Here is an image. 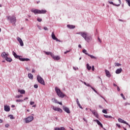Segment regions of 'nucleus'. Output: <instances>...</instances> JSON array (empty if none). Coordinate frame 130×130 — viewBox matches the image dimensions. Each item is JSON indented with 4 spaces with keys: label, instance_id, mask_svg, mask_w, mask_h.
Here are the masks:
<instances>
[{
    "label": "nucleus",
    "instance_id": "f257e3e1",
    "mask_svg": "<svg viewBox=\"0 0 130 130\" xmlns=\"http://www.w3.org/2000/svg\"><path fill=\"white\" fill-rule=\"evenodd\" d=\"M76 34L78 35H81V37L84 38V39L87 42H90V40L92 39V38L91 36L88 37V34L86 32H77Z\"/></svg>",
    "mask_w": 130,
    "mask_h": 130
},
{
    "label": "nucleus",
    "instance_id": "f03ea898",
    "mask_svg": "<svg viewBox=\"0 0 130 130\" xmlns=\"http://www.w3.org/2000/svg\"><path fill=\"white\" fill-rule=\"evenodd\" d=\"M12 54L14 56L15 58L19 59L20 61H29L30 59L28 58H22V56L17 55V53L15 51L12 52Z\"/></svg>",
    "mask_w": 130,
    "mask_h": 130
},
{
    "label": "nucleus",
    "instance_id": "7ed1b4c3",
    "mask_svg": "<svg viewBox=\"0 0 130 130\" xmlns=\"http://www.w3.org/2000/svg\"><path fill=\"white\" fill-rule=\"evenodd\" d=\"M7 20L13 24V26H16V22H17V19L16 18L15 16H6Z\"/></svg>",
    "mask_w": 130,
    "mask_h": 130
},
{
    "label": "nucleus",
    "instance_id": "20e7f679",
    "mask_svg": "<svg viewBox=\"0 0 130 130\" xmlns=\"http://www.w3.org/2000/svg\"><path fill=\"white\" fill-rule=\"evenodd\" d=\"M55 91L57 93V96H58V97H60V98H64L66 96V94L62 93V92H61V90H60V89L58 88V87H55Z\"/></svg>",
    "mask_w": 130,
    "mask_h": 130
},
{
    "label": "nucleus",
    "instance_id": "39448f33",
    "mask_svg": "<svg viewBox=\"0 0 130 130\" xmlns=\"http://www.w3.org/2000/svg\"><path fill=\"white\" fill-rule=\"evenodd\" d=\"M37 81L40 84H41V85H43L45 86V82H44V80H43V78L40 76V75H38L37 77Z\"/></svg>",
    "mask_w": 130,
    "mask_h": 130
},
{
    "label": "nucleus",
    "instance_id": "423d86ee",
    "mask_svg": "<svg viewBox=\"0 0 130 130\" xmlns=\"http://www.w3.org/2000/svg\"><path fill=\"white\" fill-rule=\"evenodd\" d=\"M34 119V117H33V116H30L28 117L27 118H26L25 120L26 123H29V122H31V121H32V120H33Z\"/></svg>",
    "mask_w": 130,
    "mask_h": 130
},
{
    "label": "nucleus",
    "instance_id": "0eeeda50",
    "mask_svg": "<svg viewBox=\"0 0 130 130\" xmlns=\"http://www.w3.org/2000/svg\"><path fill=\"white\" fill-rule=\"evenodd\" d=\"M118 121H119V122H120L121 123H124L125 124H126L128 126L129 128H130V125L128 124V123H127L126 121H124L122 119L119 118H118Z\"/></svg>",
    "mask_w": 130,
    "mask_h": 130
},
{
    "label": "nucleus",
    "instance_id": "6e6552de",
    "mask_svg": "<svg viewBox=\"0 0 130 130\" xmlns=\"http://www.w3.org/2000/svg\"><path fill=\"white\" fill-rule=\"evenodd\" d=\"M63 110L66 112V113H68V114H70L71 113V111H70V108L64 106H62Z\"/></svg>",
    "mask_w": 130,
    "mask_h": 130
},
{
    "label": "nucleus",
    "instance_id": "1a4fd4ad",
    "mask_svg": "<svg viewBox=\"0 0 130 130\" xmlns=\"http://www.w3.org/2000/svg\"><path fill=\"white\" fill-rule=\"evenodd\" d=\"M51 57L53 58V59H54V60H59L60 59V57L58 56H55L54 54H51Z\"/></svg>",
    "mask_w": 130,
    "mask_h": 130
},
{
    "label": "nucleus",
    "instance_id": "9d476101",
    "mask_svg": "<svg viewBox=\"0 0 130 130\" xmlns=\"http://www.w3.org/2000/svg\"><path fill=\"white\" fill-rule=\"evenodd\" d=\"M17 40L18 41V42H19L20 46H24V43H23V40H22V39H21L19 37H18Z\"/></svg>",
    "mask_w": 130,
    "mask_h": 130
},
{
    "label": "nucleus",
    "instance_id": "9b49d317",
    "mask_svg": "<svg viewBox=\"0 0 130 130\" xmlns=\"http://www.w3.org/2000/svg\"><path fill=\"white\" fill-rule=\"evenodd\" d=\"M1 56L3 57V58H5L6 59V58L9 56V54H7L6 52H3L1 54Z\"/></svg>",
    "mask_w": 130,
    "mask_h": 130
},
{
    "label": "nucleus",
    "instance_id": "f8f14e48",
    "mask_svg": "<svg viewBox=\"0 0 130 130\" xmlns=\"http://www.w3.org/2000/svg\"><path fill=\"white\" fill-rule=\"evenodd\" d=\"M105 72L106 73V76H107L108 78H110L111 77V74H110V72H109V71L106 69Z\"/></svg>",
    "mask_w": 130,
    "mask_h": 130
},
{
    "label": "nucleus",
    "instance_id": "ddd939ff",
    "mask_svg": "<svg viewBox=\"0 0 130 130\" xmlns=\"http://www.w3.org/2000/svg\"><path fill=\"white\" fill-rule=\"evenodd\" d=\"M93 121H95V122H96V123H98V125H100L101 126V127H102L103 128V125L102 124L101 122H100L99 120H98V119L93 120Z\"/></svg>",
    "mask_w": 130,
    "mask_h": 130
},
{
    "label": "nucleus",
    "instance_id": "4468645a",
    "mask_svg": "<svg viewBox=\"0 0 130 130\" xmlns=\"http://www.w3.org/2000/svg\"><path fill=\"white\" fill-rule=\"evenodd\" d=\"M4 110L5 111H6L7 112H9L11 110V109L10 108V106H8V105H5L4 106Z\"/></svg>",
    "mask_w": 130,
    "mask_h": 130
},
{
    "label": "nucleus",
    "instance_id": "2eb2a0df",
    "mask_svg": "<svg viewBox=\"0 0 130 130\" xmlns=\"http://www.w3.org/2000/svg\"><path fill=\"white\" fill-rule=\"evenodd\" d=\"M92 114H93L94 116H95L96 118H99V114H98V113L96 112V111L93 110V112H92Z\"/></svg>",
    "mask_w": 130,
    "mask_h": 130
},
{
    "label": "nucleus",
    "instance_id": "dca6fc26",
    "mask_svg": "<svg viewBox=\"0 0 130 130\" xmlns=\"http://www.w3.org/2000/svg\"><path fill=\"white\" fill-rule=\"evenodd\" d=\"M31 12H32V13H34L35 15H37V14H39V10L38 9H32L31 10Z\"/></svg>",
    "mask_w": 130,
    "mask_h": 130
},
{
    "label": "nucleus",
    "instance_id": "f3484780",
    "mask_svg": "<svg viewBox=\"0 0 130 130\" xmlns=\"http://www.w3.org/2000/svg\"><path fill=\"white\" fill-rule=\"evenodd\" d=\"M121 72H122V69L119 68L116 70L115 73H116V74H120V73H121Z\"/></svg>",
    "mask_w": 130,
    "mask_h": 130
},
{
    "label": "nucleus",
    "instance_id": "a211bd4d",
    "mask_svg": "<svg viewBox=\"0 0 130 130\" xmlns=\"http://www.w3.org/2000/svg\"><path fill=\"white\" fill-rule=\"evenodd\" d=\"M67 27L69 28V29H75L76 28V26L70 24L67 25Z\"/></svg>",
    "mask_w": 130,
    "mask_h": 130
},
{
    "label": "nucleus",
    "instance_id": "6ab92c4d",
    "mask_svg": "<svg viewBox=\"0 0 130 130\" xmlns=\"http://www.w3.org/2000/svg\"><path fill=\"white\" fill-rule=\"evenodd\" d=\"M5 60H6V61H8V62H12L13 59H12V58L7 57Z\"/></svg>",
    "mask_w": 130,
    "mask_h": 130
},
{
    "label": "nucleus",
    "instance_id": "aec40b11",
    "mask_svg": "<svg viewBox=\"0 0 130 130\" xmlns=\"http://www.w3.org/2000/svg\"><path fill=\"white\" fill-rule=\"evenodd\" d=\"M18 92L19 93H20V94H25V90L24 89H22V90H20V89H18Z\"/></svg>",
    "mask_w": 130,
    "mask_h": 130
},
{
    "label": "nucleus",
    "instance_id": "412c9836",
    "mask_svg": "<svg viewBox=\"0 0 130 130\" xmlns=\"http://www.w3.org/2000/svg\"><path fill=\"white\" fill-rule=\"evenodd\" d=\"M55 130H65L66 128H64V127H61L60 128L59 127H55L54 128Z\"/></svg>",
    "mask_w": 130,
    "mask_h": 130
},
{
    "label": "nucleus",
    "instance_id": "4be33fe9",
    "mask_svg": "<svg viewBox=\"0 0 130 130\" xmlns=\"http://www.w3.org/2000/svg\"><path fill=\"white\" fill-rule=\"evenodd\" d=\"M46 12L47 11L44 10H39V14H46Z\"/></svg>",
    "mask_w": 130,
    "mask_h": 130
},
{
    "label": "nucleus",
    "instance_id": "5701e85b",
    "mask_svg": "<svg viewBox=\"0 0 130 130\" xmlns=\"http://www.w3.org/2000/svg\"><path fill=\"white\" fill-rule=\"evenodd\" d=\"M82 82L83 84H84L85 85V86H87V87H90V88H91L92 86H91V85H90V84L87 83H86V82H84V81H83V82L82 81Z\"/></svg>",
    "mask_w": 130,
    "mask_h": 130
},
{
    "label": "nucleus",
    "instance_id": "b1692460",
    "mask_svg": "<svg viewBox=\"0 0 130 130\" xmlns=\"http://www.w3.org/2000/svg\"><path fill=\"white\" fill-rule=\"evenodd\" d=\"M86 68L88 70V71H90L91 69H92V67L89 65V63L86 64Z\"/></svg>",
    "mask_w": 130,
    "mask_h": 130
},
{
    "label": "nucleus",
    "instance_id": "393cba45",
    "mask_svg": "<svg viewBox=\"0 0 130 130\" xmlns=\"http://www.w3.org/2000/svg\"><path fill=\"white\" fill-rule=\"evenodd\" d=\"M28 77L29 79H30V80H33V75H32V74L31 73L28 74Z\"/></svg>",
    "mask_w": 130,
    "mask_h": 130
},
{
    "label": "nucleus",
    "instance_id": "a878e982",
    "mask_svg": "<svg viewBox=\"0 0 130 130\" xmlns=\"http://www.w3.org/2000/svg\"><path fill=\"white\" fill-rule=\"evenodd\" d=\"M88 56H90L91 58H93L94 59H97V57H95L93 55H91L89 54H88Z\"/></svg>",
    "mask_w": 130,
    "mask_h": 130
},
{
    "label": "nucleus",
    "instance_id": "bb28decb",
    "mask_svg": "<svg viewBox=\"0 0 130 130\" xmlns=\"http://www.w3.org/2000/svg\"><path fill=\"white\" fill-rule=\"evenodd\" d=\"M52 102L53 103H57L58 101H57V100H56L55 98L52 99Z\"/></svg>",
    "mask_w": 130,
    "mask_h": 130
},
{
    "label": "nucleus",
    "instance_id": "cd10ccee",
    "mask_svg": "<svg viewBox=\"0 0 130 130\" xmlns=\"http://www.w3.org/2000/svg\"><path fill=\"white\" fill-rule=\"evenodd\" d=\"M51 37L53 40H54V39L56 38V37H55V35H54V32H52Z\"/></svg>",
    "mask_w": 130,
    "mask_h": 130
},
{
    "label": "nucleus",
    "instance_id": "c85d7f7f",
    "mask_svg": "<svg viewBox=\"0 0 130 130\" xmlns=\"http://www.w3.org/2000/svg\"><path fill=\"white\" fill-rule=\"evenodd\" d=\"M45 54H47V55H50L51 56L52 54H53L51 52H45Z\"/></svg>",
    "mask_w": 130,
    "mask_h": 130
},
{
    "label": "nucleus",
    "instance_id": "c756f323",
    "mask_svg": "<svg viewBox=\"0 0 130 130\" xmlns=\"http://www.w3.org/2000/svg\"><path fill=\"white\" fill-rule=\"evenodd\" d=\"M56 111H58V112H60V113H61L62 112V110L60 108H57Z\"/></svg>",
    "mask_w": 130,
    "mask_h": 130
},
{
    "label": "nucleus",
    "instance_id": "7c9ffc66",
    "mask_svg": "<svg viewBox=\"0 0 130 130\" xmlns=\"http://www.w3.org/2000/svg\"><path fill=\"white\" fill-rule=\"evenodd\" d=\"M104 117H105V118H112V116H111L104 115Z\"/></svg>",
    "mask_w": 130,
    "mask_h": 130
},
{
    "label": "nucleus",
    "instance_id": "2f4dec72",
    "mask_svg": "<svg viewBox=\"0 0 130 130\" xmlns=\"http://www.w3.org/2000/svg\"><path fill=\"white\" fill-rule=\"evenodd\" d=\"M76 103L79 107V106H81V104H80V102H79L78 99H76Z\"/></svg>",
    "mask_w": 130,
    "mask_h": 130
},
{
    "label": "nucleus",
    "instance_id": "473e14b6",
    "mask_svg": "<svg viewBox=\"0 0 130 130\" xmlns=\"http://www.w3.org/2000/svg\"><path fill=\"white\" fill-rule=\"evenodd\" d=\"M82 52L83 53H84L86 55H88V54H89V53H87V50H86V49H83Z\"/></svg>",
    "mask_w": 130,
    "mask_h": 130
},
{
    "label": "nucleus",
    "instance_id": "72a5a7b5",
    "mask_svg": "<svg viewBox=\"0 0 130 130\" xmlns=\"http://www.w3.org/2000/svg\"><path fill=\"white\" fill-rule=\"evenodd\" d=\"M8 116L10 117V119H15V117L13 115H9Z\"/></svg>",
    "mask_w": 130,
    "mask_h": 130
},
{
    "label": "nucleus",
    "instance_id": "f704fd0d",
    "mask_svg": "<svg viewBox=\"0 0 130 130\" xmlns=\"http://www.w3.org/2000/svg\"><path fill=\"white\" fill-rule=\"evenodd\" d=\"M115 67H119L121 66V64L118 63V62H115Z\"/></svg>",
    "mask_w": 130,
    "mask_h": 130
},
{
    "label": "nucleus",
    "instance_id": "c9c22d12",
    "mask_svg": "<svg viewBox=\"0 0 130 130\" xmlns=\"http://www.w3.org/2000/svg\"><path fill=\"white\" fill-rule=\"evenodd\" d=\"M102 112H103V113H105V114H107V113H108L107 110H106V109H103L102 110Z\"/></svg>",
    "mask_w": 130,
    "mask_h": 130
},
{
    "label": "nucleus",
    "instance_id": "e433bc0d",
    "mask_svg": "<svg viewBox=\"0 0 130 130\" xmlns=\"http://www.w3.org/2000/svg\"><path fill=\"white\" fill-rule=\"evenodd\" d=\"M91 89L92 90H93V91H94V92H95V93H96V94H98V92H97V90H95V89H94V87H91Z\"/></svg>",
    "mask_w": 130,
    "mask_h": 130
},
{
    "label": "nucleus",
    "instance_id": "4c0bfd02",
    "mask_svg": "<svg viewBox=\"0 0 130 130\" xmlns=\"http://www.w3.org/2000/svg\"><path fill=\"white\" fill-rule=\"evenodd\" d=\"M21 97H23V95H17L15 96V98H21Z\"/></svg>",
    "mask_w": 130,
    "mask_h": 130
},
{
    "label": "nucleus",
    "instance_id": "58836bf2",
    "mask_svg": "<svg viewBox=\"0 0 130 130\" xmlns=\"http://www.w3.org/2000/svg\"><path fill=\"white\" fill-rule=\"evenodd\" d=\"M23 100H16V102H23Z\"/></svg>",
    "mask_w": 130,
    "mask_h": 130
},
{
    "label": "nucleus",
    "instance_id": "ea45409f",
    "mask_svg": "<svg viewBox=\"0 0 130 130\" xmlns=\"http://www.w3.org/2000/svg\"><path fill=\"white\" fill-rule=\"evenodd\" d=\"M120 96H121L124 100H125V97H124V95L123 93L120 94Z\"/></svg>",
    "mask_w": 130,
    "mask_h": 130
},
{
    "label": "nucleus",
    "instance_id": "a19ab883",
    "mask_svg": "<svg viewBox=\"0 0 130 130\" xmlns=\"http://www.w3.org/2000/svg\"><path fill=\"white\" fill-rule=\"evenodd\" d=\"M54 40H56L57 42H61V41L59 40H58V39H57V38H55V39Z\"/></svg>",
    "mask_w": 130,
    "mask_h": 130
},
{
    "label": "nucleus",
    "instance_id": "79ce46f5",
    "mask_svg": "<svg viewBox=\"0 0 130 130\" xmlns=\"http://www.w3.org/2000/svg\"><path fill=\"white\" fill-rule=\"evenodd\" d=\"M108 3H110V5H113V6H114V5H115V4L113 3V2L112 1H109Z\"/></svg>",
    "mask_w": 130,
    "mask_h": 130
},
{
    "label": "nucleus",
    "instance_id": "37998d69",
    "mask_svg": "<svg viewBox=\"0 0 130 130\" xmlns=\"http://www.w3.org/2000/svg\"><path fill=\"white\" fill-rule=\"evenodd\" d=\"M37 21H38V22H42V19H41L40 18H37Z\"/></svg>",
    "mask_w": 130,
    "mask_h": 130
},
{
    "label": "nucleus",
    "instance_id": "c03bdc74",
    "mask_svg": "<svg viewBox=\"0 0 130 130\" xmlns=\"http://www.w3.org/2000/svg\"><path fill=\"white\" fill-rule=\"evenodd\" d=\"M34 88L35 89H37L38 88V85L37 84H35L34 86Z\"/></svg>",
    "mask_w": 130,
    "mask_h": 130
},
{
    "label": "nucleus",
    "instance_id": "a18cd8bd",
    "mask_svg": "<svg viewBox=\"0 0 130 130\" xmlns=\"http://www.w3.org/2000/svg\"><path fill=\"white\" fill-rule=\"evenodd\" d=\"M53 110L55 111H56L57 110V108L55 107L54 106L53 107Z\"/></svg>",
    "mask_w": 130,
    "mask_h": 130
},
{
    "label": "nucleus",
    "instance_id": "49530a36",
    "mask_svg": "<svg viewBox=\"0 0 130 130\" xmlns=\"http://www.w3.org/2000/svg\"><path fill=\"white\" fill-rule=\"evenodd\" d=\"M116 125H117V126H118V127L119 128H120L121 127V126L120 125V124H118V123H117V124H116Z\"/></svg>",
    "mask_w": 130,
    "mask_h": 130
},
{
    "label": "nucleus",
    "instance_id": "de8ad7c7",
    "mask_svg": "<svg viewBox=\"0 0 130 130\" xmlns=\"http://www.w3.org/2000/svg\"><path fill=\"white\" fill-rule=\"evenodd\" d=\"M68 52H71V50L66 51L64 52V54H67V53H68Z\"/></svg>",
    "mask_w": 130,
    "mask_h": 130
},
{
    "label": "nucleus",
    "instance_id": "09e8293b",
    "mask_svg": "<svg viewBox=\"0 0 130 130\" xmlns=\"http://www.w3.org/2000/svg\"><path fill=\"white\" fill-rule=\"evenodd\" d=\"M44 30H45V31H47V30H48V28L47 27L45 26L44 27Z\"/></svg>",
    "mask_w": 130,
    "mask_h": 130
},
{
    "label": "nucleus",
    "instance_id": "8fccbe9b",
    "mask_svg": "<svg viewBox=\"0 0 130 130\" xmlns=\"http://www.w3.org/2000/svg\"><path fill=\"white\" fill-rule=\"evenodd\" d=\"M91 70L92 71H95V68L94 67V66H92Z\"/></svg>",
    "mask_w": 130,
    "mask_h": 130
},
{
    "label": "nucleus",
    "instance_id": "3c124183",
    "mask_svg": "<svg viewBox=\"0 0 130 130\" xmlns=\"http://www.w3.org/2000/svg\"><path fill=\"white\" fill-rule=\"evenodd\" d=\"M117 89L118 92L120 91V88H119V86H117Z\"/></svg>",
    "mask_w": 130,
    "mask_h": 130
},
{
    "label": "nucleus",
    "instance_id": "603ef678",
    "mask_svg": "<svg viewBox=\"0 0 130 130\" xmlns=\"http://www.w3.org/2000/svg\"><path fill=\"white\" fill-rule=\"evenodd\" d=\"M9 126H10V124H5V127H9Z\"/></svg>",
    "mask_w": 130,
    "mask_h": 130
},
{
    "label": "nucleus",
    "instance_id": "864d4df0",
    "mask_svg": "<svg viewBox=\"0 0 130 130\" xmlns=\"http://www.w3.org/2000/svg\"><path fill=\"white\" fill-rule=\"evenodd\" d=\"M30 105H33L34 104V103H35L34 102H30Z\"/></svg>",
    "mask_w": 130,
    "mask_h": 130
},
{
    "label": "nucleus",
    "instance_id": "5fc2aeb1",
    "mask_svg": "<svg viewBox=\"0 0 130 130\" xmlns=\"http://www.w3.org/2000/svg\"><path fill=\"white\" fill-rule=\"evenodd\" d=\"M98 41H99V42H100V43H101L102 41H101V39H100V38H98Z\"/></svg>",
    "mask_w": 130,
    "mask_h": 130
},
{
    "label": "nucleus",
    "instance_id": "6e6d98bb",
    "mask_svg": "<svg viewBox=\"0 0 130 130\" xmlns=\"http://www.w3.org/2000/svg\"><path fill=\"white\" fill-rule=\"evenodd\" d=\"M57 103V104H59V105H62V103L61 102H58Z\"/></svg>",
    "mask_w": 130,
    "mask_h": 130
},
{
    "label": "nucleus",
    "instance_id": "4d7b16f0",
    "mask_svg": "<svg viewBox=\"0 0 130 130\" xmlns=\"http://www.w3.org/2000/svg\"><path fill=\"white\" fill-rule=\"evenodd\" d=\"M114 6H115V7H119V6H120V4L116 5L115 4V5Z\"/></svg>",
    "mask_w": 130,
    "mask_h": 130
},
{
    "label": "nucleus",
    "instance_id": "13d9d810",
    "mask_svg": "<svg viewBox=\"0 0 130 130\" xmlns=\"http://www.w3.org/2000/svg\"><path fill=\"white\" fill-rule=\"evenodd\" d=\"M126 105H130V104L128 103H125V106H126Z\"/></svg>",
    "mask_w": 130,
    "mask_h": 130
},
{
    "label": "nucleus",
    "instance_id": "bf43d9fd",
    "mask_svg": "<svg viewBox=\"0 0 130 130\" xmlns=\"http://www.w3.org/2000/svg\"><path fill=\"white\" fill-rule=\"evenodd\" d=\"M128 6H129L130 7V1H128V2H126Z\"/></svg>",
    "mask_w": 130,
    "mask_h": 130
},
{
    "label": "nucleus",
    "instance_id": "052dcab7",
    "mask_svg": "<svg viewBox=\"0 0 130 130\" xmlns=\"http://www.w3.org/2000/svg\"><path fill=\"white\" fill-rule=\"evenodd\" d=\"M78 47H79V48H82V46L81 45V44H79V45H78Z\"/></svg>",
    "mask_w": 130,
    "mask_h": 130
},
{
    "label": "nucleus",
    "instance_id": "680f3d73",
    "mask_svg": "<svg viewBox=\"0 0 130 130\" xmlns=\"http://www.w3.org/2000/svg\"><path fill=\"white\" fill-rule=\"evenodd\" d=\"M28 99H29V98H25L24 99L23 101H25V100H28Z\"/></svg>",
    "mask_w": 130,
    "mask_h": 130
},
{
    "label": "nucleus",
    "instance_id": "e2e57ef3",
    "mask_svg": "<svg viewBox=\"0 0 130 130\" xmlns=\"http://www.w3.org/2000/svg\"><path fill=\"white\" fill-rule=\"evenodd\" d=\"M99 107H100V108H101V109H103V107H102V106H101V105H99Z\"/></svg>",
    "mask_w": 130,
    "mask_h": 130
},
{
    "label": "nucleus",
    "instance_id": "0e129e2a",
    "mask_svg": "<svg viewBox=\"0 0 130 130\" xmlns=\"http://www.w3.org/2000/svg\"><path fill=\"white\" fill-rule=\"evenodd\" d=\"M32 73H35V70H34V69H32Z\"/></svg>",
    "mask_w": 130,
    "mask_h": 130
},
{
    "label": "nucleus",
    "instance_id": "69168bd1",
    "mask_svg": "<svg viewBox=\"0 0 130 130\" xmlns=\"http://www.w3.org/2000/svg\"><path fill=\"white\" fill-rule=\"evenodd\" d=\"M113 86H114V87H116V86H117V85L116 84H115V83H114V84H113Z\"/></svg>",
    "mask_w": 130,
    "mask_h": 130
},
{
    "label": "nucleus",
    "instance_id": "338daca9",
    "mask_svg": "<svg viewBox=\"0 0 130 130\" xmlns=\"http://www.w3.org/2000/svg\"><path fill=\"white\" fill-rule=\"evenodd\" d=\"M3 122V120H2L1 119H0V123H2Z\"/></svg>",
    "mask_w": 130,
    "mask_h": 130
},
{
    "label": "nucleus",
    "instance_id": "774afa93",
    "mask_svg": "<svg viewBox=\"0 0 130 130\" xmlns=\"http://www.w3.org/2000/svg\"><path fill=\"white\" fill-rule=\"evenodd\" d=\"M83 120H84V121H87V120H86V119H85V118H83Z\"/></svg>",
    "mask_w": 130,
    "mask_h": 130
}]
</instances>
